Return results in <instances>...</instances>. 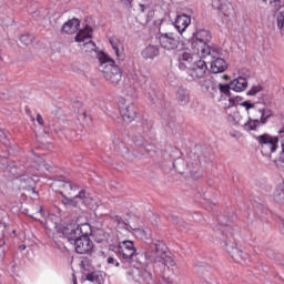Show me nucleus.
Returning <instances> with one entry per match:
<instances>
[{
  "label": "nucleus",
  "instance_id": "nucleus-1",
  "mask_svg": "<svg viewBox=\"0 0 284 284\" xmlns=\"http://www.w3.org/2000/svg\"><path fill=\"white\" fill-rule=\"evenodd\" d=\"M47 227L51 232H58L62 234L64 239H68L74 245V250L78 254H90L94 250V243L90 241V235L92 234V226L89 223L84 224H61L59 222H53L52 219L47 221Z\"/></svg>",
  "mask_w": 284,
  "mask_h": 284
},
{
  "label": "nucleus",
  "instance_id": "nucleus-2",
  "mask_svg": "<svg viewBox=\"0 0 284 284\" xmlns=\"http://www.w3.org/2000/svg\"><path fill=\"white\" fill-rule=\"evenodd\" d=\"M90 39H92V28L88 26L80 30L75 36V41L78 43H84L85 52H94L97 54V59L100 63L99 70L102 72L105 81L111 83V85H119L123 77L121 68L116 65V62H114L110 55L101 51L97 53V44H94Z\"/></svg>",
  "mask_w": 284,
  "mask_h": 284
},
{
  "label": "nucleus",
  "instance_id": "nucleus-3",
  "mask_svg": "<svg viewBox=\"0 0 284 284\" xmlns=\"http://www.w3.org/2000/svg\"><path fill=\"white\" fill-rule=\"evenodd\" d=\"M201 52L192 51V49H184L180 51L179 57V69L182 72H186L187 77L192 79V81H199L204 79L205 73L207 72V64L202 59H205Z\"/></svg>",
  "mask_w": 284,
  "mask_h": 284
},
{
  "label": "nucleus",
  "instance_id": "nucleus-4",
  "mask_svg": "<svg viewBox=\"0 0 284 284\" xmlns=\"http://www.w3.org/2000/svg\"><path fill=\"white\" fill-rule=\"evenodd\" d=\"M59 186L61 187V194L63 196L61 203L65 207H81V205H85L90 207V210H94V200L90 196L85 195V191L79 192V186L72 182H59ZM77 192H79L78 195Z\"/></svg>",
  "mask_w": 284,
  "mask_h": 284
},
{
  "label": "nucleus",
  "instance_id": "nucleus-5",
  "mask_svg": "<svg viewBox=\"0 0 284 284\" xmlns=\"http://www.w3.org/2000/svg\"><path fill=\"white\" fill-rule=\"evenodd\" d=\"M240 105L245 108L248 119L244 121L243 130L245 132H252L258 130L260 125H265L267 119L272 116V110L270 109H256L255 104L250 101L241 102Z\"/></svg>",
  "mask_w": 284,
  "mask_h": 284
},
{
  "label": "nucleus",
  "instance_id": "nucleus-6",
  "mask_svg": "<svg viewBox=\"0 0 284 284\" xmlns=\"http://www.w3.org/2000/svg\"><path fill=\"white\" fill-rule=\"evenodd\" d=\"M211 40L212 33L205 29H201L196 31L187 48H190L192 52H200L203 57H212V59H214L219 53L207 44Z\"/></svg>",
  "mask_w": 284,
  "mask_h": 284
},
{
  "label": "nucleus",
  "instance_id": "nucleus-7",
  "mask_svg": "<svg viewBox=\"0 0 284 284\" xmlns=\"http://www.w3.org/2000/svg\"><path fill=\"white\" fill-rule=\"evenodd\" d=\"M41 158H37L33 164H27L28 172L13 180V184L19 186V190H27L34 194V185L39 181V170H41Z\"/></svg>",
  "mask_w": 284,
  "mask_h": 284
},
{
  "label": "nucleus",
  "instance_id": "nucleus-8",
  "mask_svg": "<svg viewBox=\"0 0 284 284\" xmlns=\"http://www.w3.org/2000/svg\"><path fill=\"white\" fill-rule=\"evenodd\" d=\"M159 44L165 52H176L178 61L182 50H190V47L185 45L174 32L160 33Z\"/></svg>",
  "mask_w": 284,
  "mask_h": 284
},
{
  "label": "nucleus",
  "instance_id": "nucleus-9",
  "mask_svg": "<svg viewBox=\"0 0 284 284\" xmlns=\"http://www.w3.org/2000/svg\"><path fill=\"white\" fill-rule=\"evenodd\" d=\"M114 223L116 224L118 230V239H123L125 236H130L132 234V231L135 233V236L141 239L142 241H145L150 239L151 234L150 231H145L144 229H134L131 227L119 215L113 217ZM132 230V231H131Z\"/></svg>",
  "mask_w": 284,
  "mask_h": 284
},
{
  "label": "nucleus",
  "instance_id": "nucleus-10",
  "mask_svg": "<svg viewBox=\"0 0 284 284\" xmlns=\"http://www.w3.org/2000/svg\"><path fill=\"white\" fill-rule=\"evenodd\" d=\"M152 250H154L153 254L151 255L152 258H155L159 263H163L165 267H174L176 265V261L174 257L168 254V245L163 241L155 240L151 245Z\"/></svg>",
  "mask_w": 284,
  "mask_h": 284
},
{
  "label": "nucleus",
  "instance_id": "nucleus-11",
  "mask_svg": "<svg viewBox=\"0 0 284 284\" xmlns=\"http://www.w3.org/2000/svg\"><path fill=\"white\" fill-rule=\"evenodd\" d=\"M263 156L272 159V154L278 150V138L267 133L255 136Z\"/></svg>",
  "mask_w": 284,
  "mask_h": 284
},
{
  "label": "nucleus",
  "instance_id": "nucleus-12",
  "mask_svg": "<svg viewBox=\"0 0 284 284\" xmlns=\"http://www.w3.org/2000/svg\"><path fill=\"white\" fill-rule=\"evenodd\" d=\"M118 108L124 123H132L136 119V106L125 98H121L118 102Z\"/></svg>",
  "mask_w": 284,
  "mask_h": 284
},
{
  "label": "nucleus",
  "instance_id": "nucleus-13",
  "mask_svg": "<svg viewBox=\"0 0 284 284\" xmlns=\"http://www.w3.org/2000/svg\"><path fill=\"white\" fill-rule=\"evenodd\" d=\"M125 237L119 239L118 245V255L125 263H132V258H134V254H136V247L134 246V242L130 240H123Z\"/></svg>",
  "mask_w": 284,
  "mask_h": 284
},
{
  "label": "nucleus",
  "instance_id": "nucleus-14",
  "mask_svg": "<svg viewBox=\"0 0 284 284\" xmlns=\"http://www.w3.org/2000/svg\"><path fill=\"white\" fill-rule=\"evenodd\" d=\"M199 87L206 97H210V99H215L216 94H219V84L211 78L204 77L200 79Z\"/></svg>",
  "mask_w": 284,
  "mask_h": 284
},
{
  "label": "nucleus",
  "instance_id": "nucleus-15",
  "mask_svg": "<svg viewBox=\"0 0 284 284\" xmlns=\"http://www.w3.org/2000/svg\"><path fill=\"white\" fill-rule=\"evenodd\" d=\"M223 241L226 246V251L232 256V258H234L236 263H241L242 261H247L246 253H243L241 248L236 247L234 243L230 244V242L225 241L224 236H223Z\"/></svg>",
  "mask_w": 284,
  "mask_h": 284
},
{
  "label": "nucleus",
  "instance_id": "nucleus-16",
  "mask_svg": "<svg viewBox=\"0 0 284 284\" xmlns=\"http://www.w3.org/2000/svg\"><path fill=\"white\" fill-rule=\"evenodd\" d=\"M212 7L214 10L220 11L221 17L230 18L232 14H234V7L230 2L221 3V0H213Z\"/></svg>",
  "mask_w": 284,
  "mask_h": 284
},
{
  "label": "nucleus",
  "instance_id": "nucleus-17",
  "mask_svg": "<svg viewBox=\"0 0 284 284\" xmlns=\"http://www.w3.org/2000/svg\"><path fill=\"white\" fill-rule=\"evenodd\" d=\"M190 23H192V18L185 13L176 16L173 26L175 30H178L179 34H182L190 28Z\"/></svg>",
  "mask_w": 284,
  "mask_h": 284
},
{
  "label": "nucleus",
  "instance_id": "nucleus-18",
  "mask_svg": "<svg viewBox=\"0 0 284 284\" xmlns=\"http://www.w3.org/2000/svg\"><path fill=\"white\" fill-rule=\"evenodd\" d=\"M109 42L111 43V48L114 51L118 61H123L124 59V50L125 48L123 47V41L116 37H112L109 39Z\"/></svg>",
  "mask_w": 284,
  "mask_h": 284
},
{
  "label": "nucleus",
  "instance_id": "nucleus-19",
  "mask_svg": "<svg viewBox=\"0 0 284 284\" xmlns=\"http://www.w3.org/2000/svg\"><path fill=\"white\" fill-rule=\"evenodd\" d=\"M227 70V62L224 59L217 58L211 62V72L212 74H221Z\"/></svg>",
  "mask_w": 284,
  "mask_h": 284
},
{
  "label": "nucleus",
  "instance_id": "nucleus-20",
  "mask_svg": "<svg viewBox=\"0 0 284 284\" xmlns=\"http://www.w3.org/2000/svg\"><path fill=\"white\" fill-rule=\"evenodd\" d=\"M230 89L234 92H244V90H247V79L243 77H239L237 79H234L230 83Z\"/></svg>",
  "mask_w": 284,
  "mask_h": 284
},
{
  "label": "nucleus",
  "instance_id": "nucleus-21",
  "mask_svg": "<svg viewBox=\"0 0 284 284\" xmlns=\"http://www.w3.org/2000/svg\"><path fill=\"white\" fill-rule=\"evenodd\" d=\"M81 26V22L79 19H71L68 22H65L62 27V32L65 34H74L79 30V27Z\"/></svg>",
  "mask_w": 284,
  "mask_h": 284
},
{
  "label": "nucleus",
  "instance_id": "nucleus-22",
  "mask_svg": "<svg viewBox=\"0 0 284 284\" xmlns=\"http://www.w3.org/2000/svg\"><path fill=\"white\" fill-rule=\"evenodd\" d=\"M176 100L180 105H187L190 103V90L180 88L176 93Z\"/></svg>",
  "mask_w": 284,
  "mask_h": 284
},
{
  "label": "nucleus",
  "instance_id": "nucleus-23",
  "mask_svg": "<svg viewBox=\"0 0 284 284\" xmlns=\"http://www.w3.org/2000/svg\"><path fill=\"white\" fill-rule=\"evenodd\" d=\"M143 59H154L159 57V47L154 44H150L142 51Z\"/></svg>",
  "mask_w": 284,
  "mask_h": 284
},
{
  "label": "nucleus",
  "instance_id": "nucleus-24",
  "mask_svg": "<svg viewBox=\"0 0 284 284\" xmlns=\"http://www.w3.org/2000/svg\"><path fill=\"white\" fill-rule=\"evenodd\" d=\"M230 121H233V123L235 125H240L241 128H243V125L245 124V119L243 118V115H241V112L239 111H234L230 116H229Z\"/></svg>",
  "mask_w": 284,
  "mask_h": 284
},
{
  "label": "nucleus",
  "instance_id": "nucleus-25",
  "mask_svg": "<svg viewBox=\"0 0 284 284\" xmlns=\"http://www.w3.org/2000/svg\"><path fill=\"white\" fill-rule=\"evenodd\" d=\"M274 201H276V203H284V184L277 185L274 192Z\"/></svg>",
  "mask_w": 284,
  "mask_h": 284
},
{
  "label": "nucleus",
  "instance_id": "nucleus-26",
  "mask_svg": "<svg viewBox=\"0 0 284 284\" xmlns=\"http://www.w3.org/2000/svg\"><path fill=\"white\" fill-rule=\"evenodd\" d=\"M87 281H90V283L94 284H101L103 283V277H101V274H99V272H93L87 275Z\"/></svg>",
  "mask_w": 284,
  "mask_h": 284
},
{
  "label": "nucleus",
  "instance_id": "nucleus-27",
  "mask_svg": "<svg viewBox=\"0 0 284 284\" xmlns=\"http://www.w3.org/2000/svg\"><path fill=\"white\" fill-rule=\"evenodd\" d=\"M282 151L280 152V155L277 160L275 161L278 170H282L284 172V140L281 142Z\"/></svg>",
  "mask_w": 284,
  "mask_h": 284
},
{
  "label": "nucleus",
  "instance_id": "nucleus-28",
  "mask_svg": "<svg viewBox=\"0 0 284 284\" xmlns=\"http://www.w3.org/2000/svg\"><path fill=\"white\" fill-rule=\"evenodd\" d=\"M277 28H280L282 34H284V9L277 13Z\"/></svg>",
  "mask_w": 284,
  "mask_h": 284
},
{
  "label": "nucleus",
  "instance_id": "nucleus-29",
  "mask_svg": "<svg viewBox=\"0 0 284 284\" xmlns=\"http://www.w3.org/2000/svg\"><path fill=\"white\" fill-rule=\"evenodd\" d=\"M262 90H263V87L254 85V87H252L251 90L247 91V95L248 97H256V94H258V92H261Z\"/></svg>",
  "mask_w": 284,
  "mask_h": 284
},
{
  "label": "nucleus",
  "instance_id": "nucleus-30",
  "mask_svg": "<svg viewBox=\"0 0 284 284\" xmlns=\"http://www.w3.org/2000/svg\"><path fill=\"white\" fill-rule=\"evenodd\" d=\"M230 84H217V93L220 91L222 94H230Z\"/></svg>",
  "mask_w": 284,
  "mask_h": 284
},
{
  "label": "nucleus",
  "instance_id": "nucleus-31",
  "mask_svg": "<svg viewBox=\"0 0 284 284\" xmlns=\"http://www.w3.org/2000/svg\"><path fill=\"white\" fill-rule=\"evenodd\" d=\"M78 119L82 122L83 125H88V121H90V116H88V113H85V111L79 113Z\"/></svg>",
  "mask_w": 284,
  "mask_h": 284
},
{
  "label": "nucleus",
  "instance_id": "nucleus-32",
  "mask_svg": "<svg viewBox=\"0 0 284 284\" xmlns=\"http://www.w3.org/2000/svg\"><path fill=\"white\" fill-rule=\"evenodd\" d=\"M20 41H21V43H23V45H30V43H32V36H30V34H22L20 37Z\"/></svg>",
  "mask_w": 284,
  "mask_h": 284
},
{
  "label": "nucleus",
  "instance_id": "nucleus-33",
  "mask_svg": "<svg viewBox=\"0 0 284 284\" xmlns=\"http://www.w3.org/2000/svg\"><path fill=\"white\" fill-rule=\"evenodd\" d=\"M39 216H43V207H40L34 215H32V219H36L38 221Z\"/></svg>",
  "mask_w": 284,
  "mask_h": 284
},
{
  "label": "nucleus",
  "instance_id": "nucleus-34",
  "mask_svg": "<svg viewBox=\"0 0 284 284\" xmlns=\"http://www.w3.org/2000/svg\"><path fill=\"white\" fill-rule=\"evenodd\" d=\"M36 121L39 125H43L44 124V121H43V116L41 114H37L36 116Z\"/></svg>",
  "mask_w": 284,
  "mask_h": 284
},
{
  "label": "nucleus",
  "instance_id": "nucleus-35",
  "mask_svg": "<svg viewBox=\"0 0 284 284\" xmlns=\"http://www.w3.org/2000/svg\"><path fill=\"white\" fill-rule=\"evenodd\" d=\"M271 6L275 7L276 9L281 8V0H271Z\"/></svg>",
  "mask_w": 284,
  "mask_h": 284
},
{
  "label": "nucleus",
  "instance_id": "nucleus-36",
  "mask_svg": "<svg viewBox=\"0 0 284 284\" xmlns=\"http://www.w3.org/2000/svg\"><path fill=\"white\" fill-rule=\"evenodd\" d=\"M6 131L0 130V141H3V139H6Z\"/></svg>",
  "mask_w": 284,
  "mask_h": 284
},
{
  "label": "nucleus",
  "instance_id": "nucleus-37",
  "mask_svg": "<svg viewBox=\"0 0 284 284\" xmlns=\"http://www.w3.org/2000/svg\"><path fill=\"white\" fill-rule=\"evenodd\" d=\"M12 273L17 274V270H19V266H17V264H12Z\"/></svg>",
  "mask_w": 284,
  "mask_h": 284
},
{
  "label": "nucleus",
  "instance_id": "nucleus-38",
  "mask_svg": "<svg viewBox=\"0 0 284 284\" xmlns=\"http://www.w3.org/2000/svg\"><path fill=\"white\" fill-rule=\"evenodd\" d=\"M106 261H108L109 265H113V263H114V257H109Z\"/></svg>",
  "mask_w": 284,
  "mask_h": 284
},
{
  "label": "nucleus",
  "instance_id": "nucleus-39",
  "mask_svg": "<svg viewBox=\"0 0 284 284\" xmlns=\"http://www.w3.org/2000/svg\"><path fill=\"white\" fill-rule=\"evenodd\" d=\"M3 245H6V240L0 239V247H3Z\"/></svg>",
  "mask_w": 284,
  "mask_h": 284
},
{
  "label": "nucleus",
  "instance_id": "nucleus-40",
  "mask_svg": "<svg viewBox=\"0 0 284 284\" xmlns=\"http://www.w3.org/2000/svg\"><path fill=\"white\" fill-rule=\"evenodd\" d=\"M135 143L136 145H145V143H143L142 141H136Z\"/></svg>",
  "mask_w": 284,
  "mask_h": 284
},
{
  "label": "nucleus",
  "instance_id": "nucleus-41",
  "mask_svg": "<svg viewBox=\"0 0 284 284\" xmlns=\"http://www.w3.org/2000/svg\"><path fill=\"white\" fill-rule=\"evenodd\" d=\"M278 134H281L282 136H284V129L278 131Z\"/></svg>",
  "mask_w": 284,
  "mask_h": 284
},
{
  "label": "nucleus",
  "instance_id": "nucleus-42",
  "mask_svg": "<svg viewBox=\"0 0 284 284\" xmlns=\"http://www.w3.org/2000/svg\"><path fill=\"white\" fill-rule=\"evenodd\" d=\"M124 3H132V0H122Z\"/></svg>",
  "mask_w": 284,
  "mask_h": 284
},
{
  "label": "nucleus",
  "instance_id": "nucleus-43",
  "mask_svg": "<svg viewBox=\"0 0 284 284\" xmlns=\"http://www.w3.org/2000/svg\"><path fill=\"white\" fill-rule=\"evenodd\" d=\"M20 250L21 251L26 250V245H20Z\"/></svg>",
  "mask_w": 284,
  "mask_h": 284
},
{
  "label": "nucleus",
  "instance_id": "nucleus-44",
  "mask_svg": "<svg viewBox=\"0 0 284 284\" xmlns=\"http://www.w3.org/2000/svg\"><path fill=\"white\" fill-rule=\"evenodd\" d=\"M140 264L145 266V265H148V262H141L140 261Z\"/></svg>",
  "mask_w": 284,
  "mask_h": 284
},
{
  "label": "nucleus",
  "instance_id": "nucleus-45",
  "mask_svg": "<svg viewBox=\"0 0 284 284\" xmlns=\"http://www.w3.org/2000/svg\"><path fill=\"white\" fill-rule=\"evenodd\" d=\"M73 284H77V277L73 275Z\"/></svg>",
  "mask_w": 284,
  "mask_h": 284
},
{
  "label": "nucleus",
  "instance_id": "nucleus-46",
  "mask_svg": "<svg viewBox=\"0 0 284 284\" xmlns=\"http://www.w3.org/2000/svg\"><path fill=\"white\" fill-rule=\"evenodd\" d=\"M144 141H148V135H144Z\"/></svg>",
  "mask_w": 284,
  "mask_h": 284
},
{
  "label": "nucleus",
  "instance_id": "nucleus-47",
  "mask_svg": "<svg viewBox=\"0 0 284 284\" xmlns=\"http://www.w3.org/2000/svg\"><path fill=\"white\" fill-rule=\"evenodd\" d=\"M119 265H120L119 262H116V263H115V267H119Z\"/></svg>",
  "mask_w": 284,
  "mask_h": 284
},
{
  "label": "nucleus",
  "instance_id": "nucleus-48",
  "mask_svg": "<svg viewBox=\"0 0 284 284\" xmlns=\"http://www.w3.org/2000/svg\"><path fill=\"white\" fill-rule=\"evenodd\" d=\"M232 101H234L232 98L230 99V103H232Z\"/></svg>",
  "mask_w": 284,
  "mask_h": 284
},
{
  "label": "nucleus",
  "instance_id": "nucleus-49",
  "mask_svg": "<svg viewBox=\"0 0 284 284\" xmlns=\"http://www.w3.org/2000/svg\"><path fill=\"white\" fill-rule=\"evenodd\" d=\"M141 256V258H145V256L144 255H140Z\"/></svg>",
  "mask_w": 284,
  "mask_h": 284
},
{
  "label": "nucleus",
  "instance_id": "nucleus-50",
  "mask_svg": "<svg viewBox=\"0 0 284 284\" xmlns=\"http://www.w3.org/2000/svg\"><path fill=\"white\" fill-rule=\"evenodd\" d=\"M135 272H138V273H139V268H135Z\"/></svg>",
  "mask_w": 284,
  "mask_h": 284
}]
</instances>
